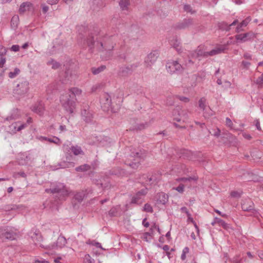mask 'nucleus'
I'll list each match as a JSON object with an SVG mask.
<instances>
[{
    "label": "nucleus",
    "instance_id": "obj_51",
    "mask_svg": "<svg viewBox=\"0 0 263 263\" xmlns=\"http://www.w3.org/2000/svg\"><path fill=\"white\" fill-rule=\"evenodd\" d=\"M6 63V58L3 57H0V67L2 68L4 67V64Z\"/></svg>",
    "mask_w": 263,
    "mask_h": 263
},
{
    "label": "nucleus",
    "instance_id": "obj_31",
    "mask_svg": "<svg viewBox=\"0 0 263 263\" xmlns=\"http://www.w3.org/2000/svg\"><path fill=\"white\" fill-rule=\"evenodd\" d=\"M197 57H208V52L204 51L201 48H198L196 51Z\"/></svg>",
    "mask_w": 263,
    "mask_h": 263
},
{
    "label": "nucleus",
    "instance_id": "obj_26",
    "mask_svg": "<svg viewBox=\"0 0 263 263\" xmlns=\"http://www.w3.org/2000/svg\"><path fill=\"white\" fill-rule=\"evenodd\" d=\"M2 235L6 239L10 240L15 239L16 236V234L15 233L9 231L3 233Z\"/></svg>",
    "mask_w": 263,
    "mask_h": 263
},
{
    "label": "nucleus",
    "instance_id": "obj_16",
    "mask_svg": "<svg viewBox=\"0 0 263 263\" xmlns=\"http://www.w3.org/2000/svg\"><path fill=\"white\" fill-rule=\"evenodd\" d=\"M193 25V19H185L181 22L178 23L176 26V28L177 29H188Z\"/></svg>",
    "mask_w": 263,
    "mask_h": 263
},
{
    "label": "nucleus",
    "instance_id": "obj_21",
    "mask_svg": "<svg viewBox=\"0 0 263 263\" xmlns=\"http://www.w3.org/2000/svg\"><path fill=\"white\" fill-rule=\"evenodd\" d=\"M226 49V46L225 45H218L213 50L208 52V56H213L224 52Z\"/></svg>",
    "mask_w": 263,
    "mask_h": 263
},
{
    "label": "nucleus",
    "instance_id": "obj_64",
    "mask_svg": "<svg viewBox=\"0 0 263 263\" xmlns=\"http://www.w3.org/2000/svg\"><path fill=\"white\" fill-rule=\"evenodd\" d=\"M242 136L245 139H247L248 140H250L252 138L250 135L247 134L246 133H243L242 134Z\"/></svg>",
    "mask_w": 263,
    "mask_h": 263
},
{
    "label": "nucleus",
    "instance_id": "obj_25",
    "mask_svg": "<svg viewBox=\"0 0 263 263\" xmlns=\"http://www.w3.org/2000/svg\"><path fill=\"white\" fill-rule=\"evenodd\" d=\"M68 92L71 94L73 98L77 96H80L82 93V90L78 87H72L70 88Z\"/></svg>",
    "mask_w": 263,
    "mask_h": 263
},
{
    "label": "nucleus",
    "instance_id": "obj_9",
    "mask_svg": "<svg viewBox=\"0 0 263 263\" xmlns=\"http://www.w3.org/2000/svg\"><path fill=\"white\" fill-rule=\"evenodd\" d=\"M174 120L178 122L182 121L184 122L188 118L187 111L185 110H179L178 109H175L172 112Z\"/></svg>",
    "mask_w": 263,
    "mask_h": 263
},
{
    "label": "nucleus",
    "instance_id": "obj_20",
    "mask_svg": "<svg viewBox=\"0 0 263 263\" xmlns=\"http://www.w3.org/2000/svg\"><path fill=\"white\" fill-rule=\"evenodd\" d=\"M31 110L40 116L43 115L44 111V105L41 102H38L32 107Z\"/></svg>",
    "mask_w": 263,
    "mask_h": 263
},
{
    "label": "nucleus",
    "instance_id": "obj_48",
    "mask_svg": "<svg viewBox=\"0 0 263 263\" xmlns=\"http://www.w3.org/2000/svg\"><path fill=\"white\" fill-rule=\"evenodd\" d=\"M254 123V124H255L257 129L258 130H261V127L260 125V122H259V120L258 119L255 120Z\"/></svg>",
    "mask_w": 263,
    "mask_h": 263
},
{
    "label": "nucleus",
    "instance_id": "obj_1",
    "mask_svg": "<svg viewBox=\"0 0 263 263\" xmlns=\"http://www.w3.org/2000/svg\"><path fill=\"white\" fill-rule=\"evenodd\" d=\"M87 35V39L84 41L89 47L90 50H92L95 47H96L99 51L102 52L106 51L108 53V57L110 56V52L114 49L116 45L112 37L106 38L104 40V43L101 42L96 43V40H97V38L95 39V36L92 35L91 32H88Z\"/></svg>",
    "mask_w": 263,
    "mask_h": 263
},
{
    "label": "nucleus",
    "instance_id": "obj_63",
    "mask_svg": "<svg viewBox=\"0 0 263 263\" xmlns=\"http://www.w3.org/2000/svg\"><path fill=\"white\" fill-rule=\"evenodd\" d=\"M150 237L151 236V234L149 233L148 232H146V233H145L143 235V239L146 240V241H148L147 240V237Z\"/></svg>",
    "mask_w": 263,
    "mask_h": 263
},
{
    "label": "nucleus",
    "instance_id": "obj_36",
    "mask_svg": "<svg viewBox=\"0 0 263 263\" xmlns=\"http://www.w3.org/2000/svg\"><path fill=\"white\" fill-rule=\"evenodd\" d=\"M183 9L186 12H189L191 14L195 13V11L193 10L192 7L190 5L185 4L184 5Z\"/></svg>",
    "mask_w": 263,
    "mask_h": 263
},
{
    "label": "nucleus",
    "instance_id": "obj_7",
    "mask_svg": "<svg viewBox=\"0 0 263 263\" xmlns=\"http://www.w3.org/2000/svg\"><path fill=\"white\" fill-rule=\"evenodd\" d=\"M81 116L82 119L86 123H91L93 119L92 111L90 110L89 106L87 105H84L81 109Z\"/></svg>",
    "mask_w": 263,
    "mask_h": 263
},
{
    "label": "nucleus",
    "instance_id": "obj_42",
    "mask_svg": "<svg viewBox=\"0 0 263 263\" xmlns=\"http://www.w3.org/2000/svg\"><path fill=\"white\" fill-rule=\"evenodd\" d=\"M251 21V18L250 17H247L246 18L245 20H243L240 23V25L242 27H246L248 24L249 23V22H250Z\"/></svg>",
    "mask_w": 263,
    "mask_h": 263
},
{
    "label": "nucleus",
    "instance_id": "obj_4",
    "mask_svg": "<svg viewBox=\"0 0 263 263\" xmlns=\"http://www.w3.org/2000/svg\"><path fill=\"white\" fill-rule=\"evenodd\" d=\"M71 94L65 92L62 94L60 97V102L65 110L70 114L73 112L75 108V102Z\"/></svg>",
    "mask_w": 263,
    "mask_h": 263
},
{
    "label": "nucleus",
    "instance_id": "obj_28",
    "mask_svg": "<svg viewBox=\"0 0 263 263\" xmlns=\"http://www.w3.org/2000/svg\"><path fill=\"white\" fill-rule=\"evenodd\" d=\"M180 44V42L176 39H173L170 41L171 45L173 46V47L175 48L178 51H180L181 50Z\"/></svg>",
    "mask_w": 263,
    "mask_h": 263
},
{
    "label": "nucleus",
    "instance_id": "obj_34",
    "mask_svg": "<svg viewBox=\"0 0 263 263\" xmlns=\"http://www.w3.org/2000/svg\"><path fill=\"white\" fill-rule=\"evenodd\" d=\"M105 66H101L98 68L93 67L91 69L92 72L93 74H97L101 72V71H103L105 69Z\"/></svg>",
    "mask_w": 263,
    "mask_h": 263
},
{
    "label": "nucleus",
    "instance_id": "obj_17",
    "mask_svg": "<svg viewBox=\"0 0 263 263\" xmlns=\"http://www.w3.org/2000/svg\"><path fill=\"white\" fill-rule=\"evenodd\" d=\"M168 195L164 193H159L156 195V201L158 204L164 205L168 202Z\"/></svg>",
    "mask_w": 263,
    "mask_h": 263
},
{
    "label": "nucleus",
    "instance_id": "obj_49",
    "mask_svg": "<svg viewBox=\"0 0 263 263\" xmlns=\"http://www.w3.org/2000/svg\"><path fill=\"white\" fill-rule=\"evenodd\" d=\"M231 195L233 197H240L241 193L237 191H233L231 193Z\"/></svg>",
    "mask_w": 263,
    "mask_h": 263
},
{
    "label": "nucleus",
    "instance_id": "obj_5",
    "mask_svg": "<svg viewBox=\"0 0 263 263\" xmlns=\"http://www.w3.org/2000/svg\"><path fill=\"white\" fill-rule=\"evenodd\" d=\"M29 89V82L27 80H22L17 84L14 93L19 96H23L28 92Z\"/></svg>",
    "mask_w": 263,
    "mask_h": 263
},
{
    "label": "nucleus",
    "instance_id": "obj_62",
    "mask_svg": "<svg viewBox=\"0 0 263 263\" xmlns=\"http://www.w3.org/2000/svg\"><path fill=\"white\" fill-rule=\"evenodd\" d=\"M142 224H143V225L145 227H146V228L148 227H149V222L146 221V218H144V219L143 220Z\"/></svg>",
    "mask_w": 263,
    "mask_h": 263
},
{
    "label": "nucleus",
    "instance_id": "obj_22",
    "mask_svg": "<svg viewBox=\"0 0 263 263\" xmlns=\"http://www.w3.org/2000/svg\"><path fill=\"white\" fill-rule=\"evenodd\" d=\"M253 202L249 199H245L241 204V208L244 211H250L253 209Z\"/></svg>",
    "mask_w": 263,
    "mask_h": 263
},
{
    "label": "nucleus",
    "instance_id": "obj_55",
    "mask_svg": "<svg viewBox=\"0 0 263 263\" xmlns=\"http://www.w3.org/2000/svg\"><path fill=\"white\" fill-rule=\"evenodd\" d=\"M242 28L243 27L239 24V25H238V26L236 28V32L237 33H239L241 31H242L243 30Z\"/></svg>",
    "mask_w": 263,
    "mask_h": 263
},
{
    "label": "nucleus",
    "instance_id": "obj_3",
    "mask_svg": "<svg viewBox=\"0 0 263 263\" xmlns=\"http://www.w3.org/2000/svg\"><path fill=\"white\" fill-rule=\"evenodd\" d=\"M45 191L47 193L59 194L60 195L59 198L61 200H65L70 193L66 186L62 183L51 184L50 188L46 189Z\"/></svg>",
    "mask_w": 263,
    "mask_h": 263
},
{
    "label": "nucleus",
    "instance_id": "obj_38",
    "mask_svg": "<svg viewBox=\"0 0 263 263\" xmlns=\"http://www.w3.org/2000/svg\"><path fill=\"white\" fill-rule=\"evenodd\" d=\"M176 99V96L168 97L166 100V104L168 105H173L175 103V100Z\"/></svg>",
    "mask_w": 263,
    "mask_h": 263
},
{
    "label": "nucleus",
    "instance_id": "obj_53",
    "mask_svg": "<svg viewBox=\"0 0 263 263\" xmlns=\"http://www.w3.org/2000/svg\"><path fill=\"white\" fill-rule=\"evenodd\" d=\"M11 50L12 51L17 52L20 50V46L17 45H13L11 46Z\"/></svg>",
    "mask_w": 263,
    "mask_h": 263
},
{
    "label": "nucleus",
    "instance_id": "obj_12",
    "mask_svg": "<svg viewBox=\"0 0 263 263\" xmlns=\"http://www.w3.org/2000/svg\"><path fill=\"white\" fill-rule=\"evenodd\" d=\"M166 68L167 72L171 74L180 71L182 69L181 65L176 61L168 62L166 65Z\"/></svg>",
    "mask_w": 263,
    "mask_h": 263
},
{
    "label": "nucleus",
    "instance_id": "obj_46",
    "mask_svg": "<svg viewBox=\"0 0 263 263\" xmlns=\"http://www.w3.org/2000/svg\"><path fill=\"white\" fill-rule=\"evenodd\" d=\"M176 99H178L181 101L184 102L185 103L188 102L190 100L188 98L183 96H176Z\"/></svg>",
    "mask_w": 263,
    "mask_h": 263
},
{
    "label": "nucleus",
    "instance_id": "obj_2",
    "mask_svg": "<svg viewBox=\"0 0 263 263\" xmlns=\"http://www.w3.org/2000/svg\"><path fill=\"white\" fill-rule=\"evenodd\" d=\"M146 154L144 151L137 150L133 151L126 160L125 163L134 169H137L140 162L144 160Z\"/></svg>",
    "mask_w": 263,
    "mask_h": 263
},
{
    "label": "nucleus",
    "instance_id": "obj_8",
    "mask_svg": "<svg viewBox=\"0 0 263 263\" xmlns=\"http://www.w3.org/2000/svg\"><path fill=\"white\" fill-rule=\"evenodd\" d=\"M197 179L196 177H187V178H178L176 179L177 182H182V183H180L178 186L173 187V190H176L180 193H183L184 191L185 186L188 185L187 182H191L192 180L196 181Z\"/></svg>",
    "mask_w": 263,
    "mask_h": 263
},
{
    "label": "nucleus",
    "instance_id": "obj_33",
    "mask_svg": "<svg viewBox=\"0 0 263 263\" xmlns=\"http://www.w3.org/2000/svg\"><path fill=\"white\" fill-rule=\"evenodd\" d=\"M216 220L217 222V224L219 226L222 227L223 228L227 229L229 228V226L227 223H226L223 220L216 217Z\"/></svg>",
    "mask_w": 263,
    "mask_h": 263
},
{
    "label": "nucleus",
    "instance_id": "obj_43",
    "mask_svg": "<svg viewBox=\"0 0 263 263\" xmlns=\"http://www.w3.org/2000/svg\"><path fill=\"white\" fill-rule=\"evenodd\" d=\"M226 124L228 127H230L231 129L233 128V124L232 123V121L229 118H226Z\"/></svg>",
    "mask_w": 263,
    "mask_h": 263
},
{
    "label": "nucleus",
    "instance_id": "obj_59",
    "mask_svg": "<svg viewBox=\"0 0 263 263\" xmlns=\"http://www.w3.org/2000/svg\"><path fill=\"white\" fill-rule=\"evenodd\" d=\"M243 57L248 60H251L252 59V55L249 53H245L243 54Z\"/></svg>",
    "mask_w": 263,
    "mask_h": 263
},
{
    "label": "nucleus",
    "instance_id": "obj_61",
    "mask_svg": "<svg viewBox=\"0 0 263 263\" xmlns=\"http://www.w3.org/2000/svg\"><path fill=\"white\" fill-rule=\"evenodd\" d=\"M187 216V221H190L191 222H193L194 221L193 218L191 217V215L190 213L186 214Z\"/></svg>",
    "mask_w": 263,
    "mask_h": 263
},
{
    "label": "nucleus",
    "instance_id": "obj_47",
    "mask_svg": "<svg viewBox=\"0 0 263 263\" xmlns=\"http://www.w3.org/2000/svg\"><path fill=\"white\" fill-rule=\"evenodd\" d=\"M18 20V16H13L11 19V25L16 27L17 26V22Z\"/></svg>",
    "mask_w": 263,
    "mask_h": 263
},
{
    "label": "nucleus",
    "instance_id": "obj_57",
    "mask_svg": "<svg viewBox=\"0 0 263 263\" xmlns=\"http://www.w3.org/2000/svg\"><path fill=\"white\" fill-rule=\"evenodd\" d=\"M34 263H50L48 261L46 260H39L37 259H35L34 260Z\"/></svg>",
    "mask_w": 263,
    "mask_h": 263
},
{
    "label": "nucleus",
    "instance_id": "obj_10",
    "mask_svg": "<svg viewBox=\"0 0 263 263\" xmlns=\"http://www.w3.org/2000/svg\"><path fill=\"white\" fill-rule=\"evenodd\" d=\"M76 76V73L74 71L68 68L66 70L64 73L60 77V81L63 84H67L70 82H71Z\"/></svg>",
    "mask_w": 263,
    "mask_h": 263
},
{
    "label": "nucleus",
    "instance_id": "obj_14",
    "mask_svg": "<svg viewBox=\"0 0 263 263\" xmlns=\"http://www.w3.org/2000/svg\"><path fill=\"white\" fill-rule=\"evenodd\" d=\"M147 189H142L138 192L132 198L131 203L140 204L142 203V199L147 194Z\"/></svg>",
    "mask_w": 263,
    "mask_h": 263
},
{
    "label": "nucleus",
    "instance_id": "obj_35",
    "mask_svg": "<svg viewBox=\"0 0 263 263\" xmlns=\"http://www.w3.org/2000/svg\"><path fill=\"white\" fill-rule=\"evenodd\" d=\"M20 72V70L18 68H15L13 71L9 73V77L12 79L16 77Z\"/></svg>",
    "mask_w": 263,
    "mask_h": 263
},
{
    "label": "nucleus",
    "instance_id": "obj_32",
    "mask_svg": "<svg viewBox=\"0 0 263 263\" xmlns=\"http://www.w3.org/2000/svg\"><path fill=\"white\" fill-rule=\"evenodd\" d=\"M129 4V0H121L119 2V5L123 10H126Z\"/></svg>",
    "mask_w": 263,
    "mask_h": 263
},
{
    "label": "nucleus",
    "instance_id": "obj_13",
    "mask_svg": "<svg viewBox=\"0 0 263 263\" xmlns=\"http://www.w3.org/2000/svg\"><path fill=\"white\" fill-rule=\"evenodd\" d=\"M256 37L255 34L252 31H250L243 34H239L235 35V37L239 42H246L250 41Z\"/></svg>",
    "mask_w": 263,
    "mask_h": 263
},
{
    "label": "nucleus",
    "instance_id": "obj_6",
    "mask_svg": "<svg viewBox=\"0 0 263 263\" xmlns=\"http://www.w3.org/2000/svg\"><path fill=\"white\" fill-rule=\"evenodd\" d=\"M67 243L66 239L62 235H60L58 238L57 241L50 245L45 246L43 245H40V247L46 249H58L64 247Z\"/></svg>",
    "mask_w": 263,
    "mask_h": 263
},
{
    "label": "nucleus",
    "instance_id": "obj_58",
    "mask_svg": "<svg viewBox=\"0 0 263 263\" xmlns=\"http://www.w3.org/2000/svg\"><path fill=\"white\" fill-rule=\"evenodd\" d=\"M42 10H43V12L45 13H46L48 10H49V7L45 5H42Z\"/></svg>",
    "mask_w": 263,
    "mask_h": 263
},
{
    "label": "nucleus",
    "instance_id": "obj_56",
    "mask_svg": "<svg viewBox=\"0 0 263 263\" xmlns=\"http://www.w3.org/2000/svg\"><path fill=\"white\" fill-rule=\"evenodd\" d=\"M59 1V0H48L47 3L51 5H53L57 4Z\"/></svg>",
    "mask_w": 263,
    "mask_h": 263
},
{
    "label": "nucleus",
    "instance_id": "obj_24",
    "mask_svg": "<svg viewBox=\"0 0 263 263\" xmlns=\"http://www.w3.org/2000/svg\"><path fill=\"white\" fill-rule=\"evenodd\" d=\"M17 122H15L13 124H12L10 126L9 128L11 132H12L14 133H15L16 132H19L22 130L23 129L25 128L26 127V124H22L20 126H17Z\"/></svg>",
    "mask_w": 263,
    "mask_h": 263
},
{
    "label": "nucleus",
    "instance_id": "obj_30",
    "mask_svg": "<svg viewBox=\"0 0 263 263\" xmlns=\"http://www.w3.org/2000/svg\"><path fill=\"white\" fill-rule=\"evenodd\" d=\"M90 169V166L88 164H85L82 165H80L76 168V171L77 172H86Z\"/></svg>",
    "mask_w": 263,
    "mask_h": 263
},
{
    "label": "nucleus",
    "instance_id": "obj_50",
    "mask_svg": "<svg viewBox=\"0 0 263 263\" xmlns=\"http://www.w3.org/2000/svg\"><path fill=\"white\" fill-rule=\"evenodd\" d=\"M147 124H140L139 125H138V126L137 127H135L134 128H133V129H138V130H141V129H144L146 126Z\"/></svg>",
    "mask_w": 263,
    "mask_h": 263
},
{
    "label": "nucleus",
    "instance_id": "obj_18",
    "mask_svg": "<svg viewBox=\"0 0 263 263\" xmlns=\"http://www.w3.org/2000/svg\"><path fill=\"white\" fill-rule=\"evenodd\" d=\"M157 59V53L155 52H151L147 55L145 60V64L146 67H150L153 64Z\"/></svg>",
    "mask_w": 263,
    "mask_h": 263
},
{
    "label": "nucleus",
    "instance_id": "obj_40",
    "mask_svg": "<svg viewBox=\"0 0 263 263\" xmlns=\"http://www.w3.org/2000/svg\"><path fill=\"white\" fill-rule=\"evenodd\" d=\"M189 252V248L188 247H185L182 251V253L181 256L182 260H184L186 258V254Z\"/></svg>",
    "mask_w": 263,
    "mask_h": 263
},
{
    "label": "nucleus",
    "instance_id": "obj_23",
    "mask_svg": "<svg viewBox=\"0 0 263 263\" xmlns=\"http://www.w3.org/2000/svg\"><path fill=\"white\" fill-rule=\"evenodd\" d=\"M70 149L75 156L84 155V152L82 150L81 147L78 145L71 146Z\"/></svg>",
    "mask_w": 263,
    "mask_h": 263
},
{
    "label": "nucleus",
    "instance_id": "obj_39",
    "mask_svg": "<svg viewBox=\"0 0 263 263\" xmlns=\"http://www.w3.org/2000/svg\"><path fill=\"white\" fill-rule=\"evenodd\" d=\"M143 211L146 212L152 213L153 212V209L151 204L146 203L143 207Z\"/></svg>",
    "mask_w": 263,
    "mask_h": 263
},
{
    "label": "nucleus",
    "instance_id": "obj_60",
    "mask_svg": "<svg viewBox=\"0 0 263 263\" xmlns=\"http://www.w3.org/2000/svg\"><path fill=\"white\" fill-rule=\"evenodd\" d=\"M132 71H129V69L128 68H127V66L125 67H123L122 68V73H130Z\"/></svg>",
    "mask_w": 263,
    "mask_h": 263
},
{
    "label": "nucleus",
    "instance_id": "obj_37",
    "mask_svg": "<svg viewBox=\"0 0 263 263\" xmlns=\"http://www.w3.org/2000/svg\"><path fill=\"white\" fill-rule=\"evenodd\" d=\"M48 64L51 65L53 69H57L60 67V64L57 62L52 60L48 62Z\"/></svg>",
    "mask_w": 263,
    "mask_h": 263
},
{
    "label": "nucleus",
    "instance_id": "obj_54",
    "mask_svg": "<svg viewBox=\"0 0 263 263\" xmlns=\"http://www.w3.org/2000/svg\"><path fill=\"white\" fill-rule=\"evenodd\" d=\"M241 64L243 66L244 68L248 69V68H249V66H250L251 63L249 62L243 61L241 63Z\"/></svg>",
    "mask_w": 263,
    "mask_h": 263
},
{
    "label": "nucleus",
    "instance_id": "obj_27",
    "mask_svg": "<svg viewBox=\"0 0 263 263\" xmlns=\"http://www.w3.org/2000/svg\"><path fill=\"white\" fill-rule=\"evenodd\" d=\"M42 139L50 143H53L57 145H60L61 143V140L57 137H53L51 138L43 137H42Z\"/></svg>",
    "mask_w": 263,
    "mask_h": 263
},
{
    "label": "nucleus",
    "instance_id": "obj_29",
    "mask_svg": "<svg viewBox=\"0 0 263 263\" xmlns=\"http://www.w3.org/2000/svg\"><path fill=\"white\" fill-rule=\"evenodd\" d=\"M86 196L85 192L84 191H82L81 192H78L74 195V198L76 200H78L79 202H81Z\"/></svg>",
    "mask_w": 263,
    "mask_h": 263
},
{
    "label": "nucleus",
    "instance_id": "obj_41",
    "mask_svg": "<svg viewBox=\"0 0 263 263\" xmlns=\"http://www.w3.org/2000/svg\"><path fill=\"white\" fill-rule=\"evenodd\" d=\"M256 84L259 86L263 87V73L257 79Z\"/></svg>",
    "mask_w": 263,
    "mask_h": 263
},
{
    "label": "nucleus",
    "instance_id": "obj_45",
    "mask_svg": "<svg viewBox=\"0 0 263 263\" xmlns=\"http://www.w3.org/2000/svg\"><path fill=\"white\" fill-rule=\"evenodd\" d=\"M7 51V49L3 46H0V57H3L6 54Z\"/></svg>",
    "mask_w": 263,
    "mask_h": 263
},
{
    "label": "nucleus",
    "instance_id": "obj_15",
    "mask_svg": "<svg viewBox=\"0 0 263 263\" xmlns=\"http://www.w3.org/2000/svg\"><path fill=\"white\" fill-rule=\"evenodd\" d=\"M100 103L102 104V107L104 109H109L111 108V100L110 96L107 93H104L101 96Z\"/></svg>",
    "mask_w": 263,
    "mask_h": 263
},
{
    "label": "nucleus",
    "instance_id": "obj_52",
    "mask_svg": "<svg viewBox=\"0 0 263 263\" xmlns=\"http://www.w3.org/2000/svg\"><path fill=\"white\" fill-rule=\"evenodd\" d=\"M70 163V162H63L59 164V165L62 168H65L68 167L69 164Z\"/></svg>",
    "mask_w": 263,
    "mask_h": 263
},
{
    "label": "nucleus",
    "instance_id": "obj_19",
    "mask_svg": "<svg viewBox=\"0 0 263 263\" xmlns=\"http://www.w3.org/2000/svg\"><path fill=\"white\" fill-rule=\"evenodd\" d=\"M33 8V4L30 2L23 3L20 7L18 12L20 14H24L26 11H29Z\"/></svg>",
    "mask_w": 263,
    "mask_h": 263
},
{
    "label": "nucleus",
    "instance_id": "obj_44",
    "mask_svg": "<svg viewBox=\"0 0 263 263\" xmlns=\"http://www.w3.org/2000/svg\"><path fill=\"white\" fill-rule=\"evenodd\" d=\"M139 65V63H136L135 64H133L132 65H129L127 66V68L129 69V71H132L135 70L137 67Z\"/></svg>",
    "mask_w": 263,
    "mask_h": 263
},
{
    "label": "nucleus",
    "instance_id": "obj_11",
    "mask_svg": "<svg viewBox=\"0 0 263 263\" xmlns=\"http://www.w3.org/2000/svg\"><path fill=\"white\" fill-rule=\"evenodd\" d=\"M199 107L202 110L203 116L205 118H209L212 115V110L210 107L207 105L206 99L204 98H201L199 100Z\"/></svg>",
    "mask_w": 263,
    "mask_h": 263
}]
</instances>
